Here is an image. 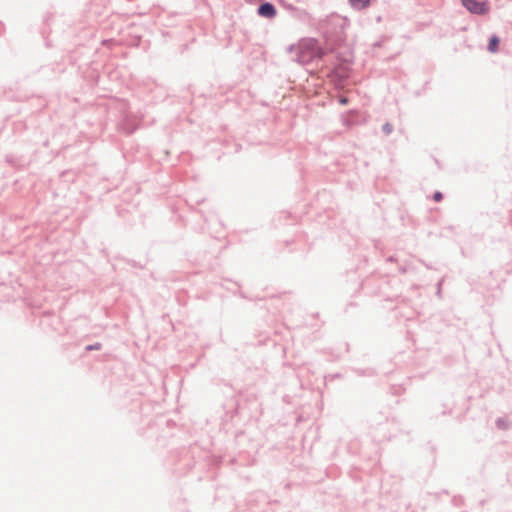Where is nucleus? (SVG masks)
<instances>
[{"instance_id":"obj_8","label":"nucleus","mask_w":512,"mask_h":512,"mask_svg":"<svg viewBox=\"0 0 512 512\" xmlns=\"http://www.w3.org/2000/svg\"><path fill=\"white\" fill-rule=\"evenodd\" d=\"M340 102H341L342 104H346L347 100H346L345 98H342V99L340 100Z\"/></svg>"},{"instance_id":"obj_1","label":"nucleus","mask_w":512,"mask_h":512,"mask_svg":"<svg viewBox=\"0 0 512 512\" xmlns=\"http://www.w3.org/2000/svg\"><path fill=\"white\" fill-rule=\"evenodd\" d=\"M295 51L297 60L302 64L309 63L314 58H321L324 55L323 50L312 39L302 40L295 48Z\"/></svg>"},{"instance_id":"obj_4","label":"nucleus","mask_w":512,"mask_h":512,"mask_svg":"<svg viewBox=\"0 0 512 512\" xmlns=\"http://www.w3.org/2000/svg\"><path fill=\"white\" fill-rule=\"evenodd\" d=\"M354 9L362 10L369 5V0H349Z\"/></svg>"},{"instance_id":"obj_6","label":"nucleus","mask_w":512,"mask_h":512,"mask_svg":"<svg viewBox=\"0 0 512 512\" xmlns=\"http://www.w3.org/2000/svg\"><path fill=\"white\" fill-rule=\"evenodd\" d=\"M442 193L440 192H436L434 195H433V199L436 201V202H439L442 200Z\"/></svg>"},{"instance_id":"obj_7","label":"nucleus","mask_w":512,"mask_h":512,"mask_svg":"<svg viewBox=\"0 0 512 512\" xmlns=\"http://www.w3.org/2000/svg\"><path fill=\"white\" fill-rule=\"evenodd\" d=\"M384 130H385L387 133H389V132L391 131V129H390V127H389L388 125H386V126L384 127Z\"/></svg>"},{"instance_id":"obj_3","label":"nucleus","mask_w":512,"mask_h":512,"mask_svg":"<svg viewBox=\"0 0 512 512\" xmlns=\"http://www.w3.org/2000/svg\"><path fill=\"white\" fill-rule=\"evenodd\" d=\"M258 14L265 18H274L276 16V9L270 3H264L258 8Z\"/></svg>"},{"instance_id":"obj_5","label":"nucleus","mask_w":512,"mask_h":512,"mask_svg":"<svg viewBox=\"0 0 512 512\" xmlns=\"http://www.w3.org/2000/svg\"><path fill=\"white\" fill-rule=\"evenodd\" d=\"M499 38L497 36H492L488 45V50L491 53H495L498 50Z\"/></svg>"},{"instance_id":"obj_2","label":"nucleus","mask_w":512,"mask_h":512,"mask_svg":"<svg viewBox=\"0 0 512 512\" xmlns=\"http://www.w3.org/2000/svg\"><path fill=\"white\" fill-rule=\"evenodd\" d=\"M463 6L471 13L486 14L489 11L487 2H477L476 0H462Z\"/></svg>"}]
</instances>
